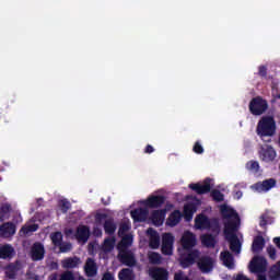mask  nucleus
I'll return each instance as SVG.
<instances>
[{
    "label": "nucleus",
    "instance_id": "obj_41",
    "mask_svg": "<svg viewBox=\"0 0 280 280\" xmlns=\"http://www.w3.org/2000/svg\"><path fill=\"white\" fill-rule=\"evenodd\" d=\"M129 231H130V224L121 223L118 229V237H124V235H128L126 233H128Z\"/></svg>",
    "mask_w": 280,
    "mask_h": 280
},
{
    "label": "nucleus",
    "instance_id": "obj_23",
    "mask_svg": "<svg viewBox=\"0 0 280 280\" xmlns=\"http://www.w3.org/2000/svg\"><path fill=\"white\" fill-rule=\"evenodd\" d=\"M91 235V230L86 225H80L77 228L75 237L80 242H86Z\"/></svg>",
    "mask_w": 280,
    "mask_h": 280
},
{
    "label": "nucleus",
    "instance_id": "obj_7",
    "mask_svg": "<svg viewBox=\"0 0 280 280\" xmlns=\"http://www.w3.org/2000/svg\"><path fill=\"white\" fill-rule=\"evenodd\" d=\"M214 264L215 261L210 256H199L197 260V266L203 275L212 272Z\"/></svg>",
    "mask_w": 280,
    "mask_h": 280
},
{
    "label": "nucleus",
    "instance_id": "obj_58",
    "mask_svg": "<svg viewBox=\"0 0 280 280\" xmlns=\"http://www.w3.org/2000/svg\"><path fill=\"white\" fill-rule=\"evenodd\" d=\"M258 280H268L265 275H259Z\"/></svg>",
    "mask_w": 280,
    "mask_h": 280
},
{
    "label": "nucleus",
    "instance_id": "obj_11",
    "mask_svg": "<svg viewBox=\"0 0 280 280\" xmlns=\"http://www.w3.org/2000/svg\"><path fill=\"white\" fill-rule=\"evenodd\" d=\"M149 277L152 280H170V271L163 267H152L149 269Z\"/></svg>",
    "mask_w": 280,
    "mask_h": 280
},
{
    "label": "nucleus",
    "instance_id": "obj_2",
    "mask_svg": "<svg viewBox=\"0 0 280 280\" xmlns=\"http://www.w3.org/2000/svg\"><path fill=\"white\" fill-rule=\"evenodd\" d=\"M256 132L258 137H275L277 135V121L272 116H264L257 124Z\"/></svg>",
    "mask_w": 280,
    "mask_h": 280
},
{
    "label": "nucleus",
    "instance_id": "obj_49",
    "mask_svg": "<svg viewBox=\"0 0 280 280\" xmlns=\"http://www.w3.org/2000/svg\"><path fill=\"white\" fill-rule=\"evenodd\" d=\"M72 246L71 243H61V245H59V250L60 253H69V250H71Z\"/></svg>",
    "mask_w": 280,
    "mask_h": 280
},
{
    "label": "nucleus",
    "instance_id": "obj_1",
    "mask_svg": "<svg viewBox=\"0 0 280 280\" xmlns=\"http://www.w3.org/2000/svg\"><path fill=\"white\" fill-rule=\"evenodd\" d=\"M220 213L223 220H228V222L224 223L223 233H237V231H240V224H242V220L240 219L237 211L226 205H221Z\"/></svg>",
    "mask_w": 280,
    "mask_h": 280
},
{
    "label": "nucleus",
    "instance_id": "obj_8",
    "mask_svg": "<svg viewBox=\"0 0 280 280\" xmlns=\"http://www.w3.org/2000/svg\"><path fill=\"white\" fill-rule=\"evenodd\" d=\"M259 159L262 160L265 163H272L275 159H277V151L272 145H265L260 148L259 151Z\"/></svg>",
    "mask_w": 280,
    "mask_h": 280
},
{
    "label": "nucleus",
    "instance_id": "obj_3",
    "mask_svg": "<svg viewBox=\"0 0 280 280\" xmlns=\"http://www.w3.org/2000/svg\"><path fill=\"white\" fill-rule=\"evenodd\" d=\"M198 259H200V250L189 249L180 254L179 264L182 268H190L194 264H198Z\"/></svg>",
    "mask_w": 280,
    "mask_h": 280
},
{
    "label": "nucleus",
    "instance_id": "obj_42",
    "mask_svg": "<svg viewBox=\"0 0 280 280\" xmlns=\"http://www.w3.org/2000/svg\"><path fill=\"white\" fill-rule=\"evenodd\" d=\"M246 170H248L249 172H259V162L253 160L247 162Z\"/></svg>",
    "mask_w": 280,
    "mask_h": 280
},
{
    "label": "nucleus",
    "instance_id": "obj_43",
    "mask_svg": "<svg viewBox=\"0 0 280 280\" xmlns=\"http://www.w3.org/2000/svg\"><path fill=\"white\" fill-rule=\"evenodd\" d=\"M149 261L153 265L161 264V254L152 252L151 254H149Z\"/></svg>",
    "mask_w": 280,
    "mask_h": 280
},
{
    "label": "nucleus",
    "instance_id": "obj_54",
    "mask_svg": "<svg viewBox=\"0 0 280 280\" xmlns=\"http://www.w3.org/2000/svg\"><path fill=\"white\" fill-rule=\"evenodd\" d=\"M152 152H154V147L148 144L144 149V154H152Z\"/></svg>",
    "mask_w": 280,
    "mask_h": 280
},
{
    "label": "nucleus",
    "instance_id": "obj_13",
    "mask_svg": "<svg viewBox=\"0 0 280 280\" xmlns=\"http://www.w3.org/2000/svg\"><path fill=\"white\" fill-rule=\"evenodd\" d=\"M31 257L33 261H43L45 259V246L43 243H35L32 246Z\"/></svg>",
    "mask_w": 280,
    "mask_h": 280
},
{
    "label": "nucleus",
    "instance_id": "obj_9",
    "mask_svg": "<svg viewBox=\"0 0 280 280\" xmlns=\"http://www.w3.org/2000/svg\"><path fill=\"white\" fill-rule=\"evenodd\" d=\"M182 248L185 250H194V246L198 244V241L196 240V234L186 231L182 236Z\"/></svg>",
    "mask_w": 280,
    "mask_h": 280
},
{
    "label": "nucleus",
    "instance_id": "obj_37",
    "mask_svg": "<svg viewBox=\"0 0 280 280\" xmlns=\"http://www.w3.org/2000/svg\"><path fill=\"white\" fill-rule=\"evenodd\" d=\"M268 224H272L271 218L268 213H262L260 215L259 226L261 229H266V226H268Z\"/></svg>",
    "mask_w": 280,
    "mask_h": 280
},
{
    "label": "nucleus",
    "instance_id": "obj_55",
    "mask_svg": "<svg viewBox=\"0 0 280 280\" xmlns=\"http://www.w3.org/2000/svg\"><path fill=\"white\" fill-rule=\"evenodd\" d=\"M235 280H250L248 277L244 276L243 273H238Z\"/></svg>",
    "mask_w": 280,
    "mask_h": 280
},
{
    "label": "nucleus",
    "instance_id": "obj_36",
    "mask_svg": "<svg viewBox=\"0 0 280 280\" xmlns=\"http://www.w3.org/2000/svg\"><path fill=\"white\" fill-rule=\"evenodd\" d=\"M50 240L54 246H61L62 244V232H55L50 234Z\"/></svg>",
    "mask_w": 280,
    "mask_h": 280
},
{
    "label": "nucleus",
    "instance_id": "obj_51",
    "mask_svg": "<svg viewBox=\"0 0 280 280\" xmlns=\"http://www.w3.org/2000/svg\"><path fill=\"white\" fill-rule=\"evenodd\" d=\"M106 218H108V215H106V213H97V214L95 215V222H96L97 224H102V221H103V220H106Z\"/></svg>",
    "mask_w": 280,
    "mask_h": 280
},
{
    "label": "nucleus",
    "instance_id": "obj_52",
    "mask_svg": "<svg viewBox=\"0 0 280 280\" xmlns=\"http://www.w3.org/2000/svg\"><path fill=\"white\" fill-rule=\"evenodd\" d=\"M102 280H115V275H113L110 271H107L103 275Z\"/></svg>",
    "mask_w": 280,
    "mask_h": 280
},
{
    "label": "nucleus",
    "instance_id": "obj_63",
    "mask_svg": "<svg viewBox=\"0 0 280 280\" xmlns=\"http://www.w3.org/2000/svg\"><path fill=\"white\" fill-rule=\"evenodd\" d=\"M105 206H108V202H103Z\"/></svg>",
    "mask_w": 280,
    "mask_h": 280
},
{
    "label": "nucleus",
    "instance_id": "obj_21",
    "mask_svg": "<svg viewBox=\"0 0 280 280\" xmlns=\"http://www.w3.org/2000/svg\"><path fill=\"white\" fill-rule=\"evenodd\" d=\"M165 213L167 211L165 209L154 210L151 213V222H153L154 226H162L165 221Z\"/></svg>",
    "mask_w": 280,
    "mask_h": 280
},
{
    "label": "nucleus",
    "instance_id": "obj_32",
    "mask_svg": "<svg viewBox=\"0 0 280 280\" xmlns=\"http://www.w3.org/2000/svg\"><path fill=\"white\" fill-rule=\"evenodd\" d=\"M194 213H196V206L194 203L184 206V218L187 222L194 219Z\"/></svg>",
    "mask_w": 280,
    "mask_h": 280
},
{
    "label": "nucleus",
    "instance_id": "obj_25",
    "mask_svg": "<svg viewBox=\"0 0 280 280\" xmlns=\"http://www.w3.org/2000/svg\"><path fill=\"white\" fill-rule=\"evenodd\" d=\"M84 270L86 277H95V275H97V265L95 264V260L93 258L86 259Z\"/></svg>",
    "mask_w": 280,
    "mask_h": 280
},
{
    "label": "nucleus",
    "instance_id": "obj_24",
    "mask_svg": "<svg viewBox=\"0 0 280 280\" xmlns=\"http://www.w3.org/2000/svg\"><path fill=\"white\" fill-rule=\"evenodd\" d=\"M266 246V238L261 235H257L252 244V252L253 253H261Z\"/></svg>",
    "mask_w": 280,
    "mask_h": 280
},
{
    "label": "nucleus",
    "instance_id": "obj_61",
    "mask_svg": "<svg viewBox=\"0 0 280 280\" xmlns=\"http://www.w3.org/2000/svg\"><path fill=\"white\" fill-rule=\"evenodd\" d=\"M276 97H277V100H280V93H278V94L276 95Z\"/></svg>",
    "mask_w": 280,
    "mask_h": 280
},
{
    "label": "nucleus",
    "instance_id": "obj_60",
    "mask_svg": "<svg viewBox=\"0 0 280 280\" xmlns=\"http://www.w3.org/2000/svg\"><path fill=\"white\" fill-rule=\"evenodd\" d=\"M217 231H220V224L215 223Z\"/></svg>",
    "mask_w": 280,
    "mask_h": 280
},
{
    "label": "nucleus",
    "instance_id": "obj_57",
    "mask_svg": "<svg viewBox=\"0 0 280 280\" xmlns=\"http://www.w3.org/2000/svg\"><path fill=\"white\" fill-rule=\"evenodd\" d=\"M273 244H276V246L280 248V236L273 238Z\"/></svg>",
    "mask_w": 280,
    "mask_h": 280
},
{
    "label": "nucleus",
    "instance_id": "obj_4",
    "mask_svg": "<svg viewBox=\"0 0 280 280\" xmlns=\"http://www.w3.org/2000/svg\"><path fill=\"white\" fill-rule=\"evenodd\" d=\"M268 110V101L256 96L249 102V113L255 116L264 115Z\"/></svg>",
    "mask_w": 280,
    "mask_h": 280
},
{
    "label": "nucleus",
    "instance_id": "obj_10",
    "mask_svg": "<svg viewBox=\"0 0 280 280\" xmlns=\"http://www.w3.org/2000/svg\"><path fill=\"white\" fill-rule=\"evenodd\" d=\"M189 189L192 191H196L198 196H202L205 194H209L211 191V178L207 177L203 180V184L197 183V184H189Z\"/></svg>",
    "mask_w": 280,
    "mask_h": 280
},
{
    "label": "nucleus",
    "instance_id": "obj_17",
    "mask_svg": "<svg viewBox=\"0 0 280 280\" xmlns=\"http://www.w3.org/2000/svg\"><path fill=\"white\" fill-rule=\"evenodd\" d=\"M149 211L145 208H136L131 210L130 215L133 222H145L148 220Z\"/></svg>",
    "mask_w": 280,
    "mask_h": 280
},
{
    "label": "nucleus",
    "instance_id": "obj_16",
    "mask_svg": "<svg viewBox=\"0 0 280 280\" xmlns=\"http://www.w3.org/2000/svg\"><path fill=\"white\" fill-rule=\"evenodd\" d=\"M268 261L261 256H257L253 259L250 270L252 272H266Z\"/></svg>",
    "mask_w": 280,
    "mask_h": 280
},
{
    "label": "nucleus",
    "instance_id": "obj_44",
    "mask_svg": "<svg viewBox=\"0 0 280 280\" xmlns=\"http://www.w3.org/2000/svg\"><path fill=\"white\" fill-rule=\"evenodd\" d=\"M271 273L273 279H279L280 277V261L271 267Z\"/></svg>",
    "mask_w": 280,
    "mask_h": 280
},
{
    "label": "nucleus",
    "instance_id": "obj_56",
    "mask_svg": "<svg viewBox=\"0 0 280 280\" xmlns=\"http://www.w3.org/2000/svg\"><path fill=\"white\" fill-rule=\"evenodd\" d=\"M242 196H244V194L242 192V190H238L234 194V198H236V200H240V198H242Z\"/></svg>",
    "mask_w": 280,
    "mask_h": 280
},
{
    "label": "nucleus",
    "instance_id": "obj_46",
    "mask_svg": "<svg viewBox=\"0 0 280 280\" xmlns=\"http://www.w3.org/2000/svg\"><path fill=\"white\" fill-rule=\"evenodd\" d=\"M267 253H268L270 259H277V248H275V246H272V245L268 246Z\"/></svg>",
    "mask_w": 280,
    "mask_h": 280
},
{
    "label": "nucleus",
    "instance_id": "obj_6",
    "mask_svg": "<svg viewBox=\"0 0 280 280\" xmlns=\"http://www.w3.org/2000/svg\"><path fill=\"white\" fill-rule=\"evenodd\" d=\"M162 255H173L174 253V235L172 233H165L162 236Z\"/></svg>",
    "mask_w": 280,
    "mask_h": 280
},
{
    "label": "nucleus",
    "instance_id": "obj_22",
    "mask_svg": "<svg viewBox=\"0 0 280 280\" xmlns=\"http://www.w3.org/2000/svg\"><path fill=\"white\" fill-rule=\"evenodd\" d=\"M0 233L3 237H12L16 233V225L12 222H7L0 226Z\"/></svg>",
    "mask_w": 280,
    "mask_h": 280
},
{
    "label": "nucleus",
    "instance_id": "obj_47",
    "mask_svg": "<svg viewBox=\"0 0 280 280\" xmlns=\"http://www.w3.org/2000/svg\"><path fill=\"white\" fill-rule=\"evenodd\" d=\"M59 280H75V277L73 276L72 271H65Z\"/></svg>",
    "mask_w": 280,
    "mask_h": 280
},
{
    "label": "nucleus",
    "instance_id": "obj_15",
    "mask_svg": "<svg viewBox=\"0 0 280 280\" xmlns=\"http://www.w3.org/2000/svg\"><path fill=\"white\" fill-rule=\"evenodd\" d=\"M235 233L236 232H232L229 234L224 233V235L230 242V250L238 255V253H242V243H240V238H237V235Z\"/></svg>",
    "mask_w": 280,
    "mask_h": 280
},
{
    "label": "nucleus",
    "instance_id": "obj_53",
    "mask_svg": "<svg viewBox=\"0 0 280 280\" xmlns=\"http://www.w3.org/2000/svg\"><path fill=\"white\" fill-rule=\"evenodd\" d=\"M93 236L94 237H102V229L93 228Z\"/></svg>",
    "mask_w": 280,
    "mask_h": 280
},
{
    "label": "nucleus",
    "instance_id": "obj_12",
    "mask_svg": "<svg viewBox=\"0 0 280 280\" xmlns=\"http://www.w3.org/2000/svg\"><path fill=\"white\" fill-rule=\"evenodd\" d=\"M277 180L275 178L265 179L264 182H258L253 185V189L261 194V191H270L273 187H276Z\"/></svg>",
    "mask_w": 280,
    "mask_h": 280
},
{
    "label": "nucleus",
    "instance_id": "obj_34",
    "mask_svg": "<svg viewBox=\"0 0 280 280\" xmlns=\"http://www.w3.org/2000/svg\"><path fill=\"white\" fill-rule=\"evenodd\" d=\"M12 211V206L8 203H3L0 207V222H5V220H10V212Z\"/></svg>",
    "mask_w": 280,
    "mask_h": 280
},
{
    "label": "nucleus",
    "instance_id": "obj_38",
    "mask_svg": "<svg viewBox=\"0 0 280 280\" xmlns=\"http://www.w3.org/2000/svg\"><path fill=\"white\" fill-rule=\"evenodd\" d=\"M104 250L110 252L115 248V237H107L103 243Z\"/></svg>",
    "mask_w": 280,
    "mask_h": 280
},
{
    "label": "nucleus",
    "instance_id": "obj_59",
    "mask_svg": "<svg viewBox=\"0 0 280 280\" xmlns=\"http://www.w3.org/2000/svg\"><path fill=\"white\" fill-rule=\"evenodd\" d=\"M49 280H58V277L55 275V276H51L50 278H49Z\"/></svg>",
    "mask_w": 280,
    "mask_h": 280
},
{
    "label": "nucleus",
    "instance_id": "obj_28",
    "mask_svg": "<svg viewBox=\"0 0 280 280\" xmlns=\"http://www.w3.org/2000/svg\"><path fill=\"white\" fill-rule=\"evenodd\" d=\"M14 257V247L7 244L0 247V259H12Z\"/></svg>",
    "mask_w": 280,
    "mask_h": 280
},
{
    "label": "nucleus",
    "instance_id": "obj_35",
    "mask_svg": "<svg viewBox=\"0 0 280 280\" xmlns=\"http://www.w3.org/2000/svg\"><path fill=\"white\" fill-rule=\"evenodd\" d=\"M210 196L214 202H224V194L219 189L211 190Z\"/></svg>",
    "mask_w": 280,
    "mask_h": 280
},
{
    "label": "nucleus",
    "instance_id": "obj_27",
    "mask_svg": "<svg viewBox=\"0 0 280 280\" xmlns=\"http://www.w3.org/2000/svg\"><path fill=\"white\" fill-rule=\"evenodd\" d=\"M200 240L201 244L206 246V248H215V244H218L215 236L212 234H202Z\"/></svg>",
    "mask_w": 280,
    "mask_h": 280
},
{
    "label": "nucleus",
    "instance_id": "obj_50",
    "mask_svg": "<svg viewBox=\"0 0 280 280\" xmlns=\"http://www.w3.org/2000/svg\"><path fill=\"white\" fill-rule=\"evenodd\" d=\"M69 209H71V202H69L67 200H62L61 201V211H62V213H67V211H69Z\"/></svg>",
    "mask_w": 280,
    "mask_h": 280
},
{
    "label": "nucleus",
    "instance_id": "obj_26",
    "mask_svg": "<svg viewBox=\"0 0 280 280\" xmlns=\"http://www.w3.org/2000/svg\"><path fill=\"white\" fill-rule=\"evenodd\" d=\"M221 259H222L224 266H226V268H229L230 270H233L235 268L233 254H231V252H229V250L222 252Z\"/></svg>",
    "mask_w": 280,
    "mask_h": 280
},
{
    "label": "nucleus",
    "instance_id": "obj_62",
    "mask_svg": "<svg viewBox=\"0 0 280 280\" xmlns=\"http://www.w3.org/2000/svg\"><path fill=\"white\" fill-rule=\"evenodd\" d=\"M68 233H70V234H71V233H73V230H71V229H70V230H68Z\"/></svg>",
    "mask_w": 280,
    "mask_h": 280
},
{
    "label": "nucleus",
    "instance_id": "obj_40",
    "mask_svg": "<svg viewBox=\"0 0 280 280\" xmlns=\"http://www.w3.org/2000/svg\"><path fill=\"white\" fill-rule=\"evenodd\" d=\"M19 268H16L15 265H10L8 268H7V277L9 279H16V272H18Z\"/></svg>",
    "mask_w": 280,
    "mask_h": 280
},
{
    "label": "nucleus",
    "instance_id": "obj_29",
    "mask_svg": "<svg viewBox=\"0 0 280 280\" xmlns=\"http://www.w3.org/2000/svg\"><path fill=\"white\" fill-rule=\"evenodd\" d=\"M103 229L106 235H115V231H117V223H115V219L110 218L105 220Z\"/></svg>",
    "mask_w": 280,
    "mask_h": 280
},
{
    "label": "nucleus",
    "instance_id": "obj_20",
    "mask_svg": "<svg viewBox=\"0 0 280 280\" xmlns=\"http://www.w3.org/2000/svg\"><path fill=\"white\" fill-rule=\"evenodd\" d=\"M195 226L199 231H203L205 229H211V220H209V217L205 214H198L195 219Z\"/></svg>",
    "mask_w": 280,
    "mask_h": 280
},
{
    "label": "nucleus",
    "instance_id": "obj_30",
    "mask_svg": "<svg viewBox=\"0 0 280 280\" xmlns=\"http://www.w3.org/2000/svg\"><path fill=\"white\" fill-rule=\"evenodd\" d=\"M180 218H183V214L179 210H175L168 215L166 224L168 226H176L180 222Z\"/></svg>",
    "mask_w": 280,
    "mask_h": 280
},
{
    "label": "nucleus",
    "instance_id": "obj_18",
    "mask_svg": "<svg viewBox=\"0 0 280 280\" xmlns=\"http://www.w3.org/2000/svg\"><path fill=\"white\" fill-rule=\"evenodd\" d=\"M147 233L150 235L149 237V246L153 250H156L161 246V236H159V232L150 228Z\"/></svg>",
    "mask_w": 280,
    "mask_h": 280
},
{
    "label": "nucleus",
    "instance_id": "obj_14",
    "mask_svg": "<svg viewBox=\"0 0 280 280\" xmlns=\"http://www.w3.org/2000/svg\"><path fill=\"white\" fill-rule=\"evenodd\" d=\"M144 205L145 207H149V209H159L160 207H163V205H165V196H151L144 201Z\"/></svg>",
    "mask_w": 280,
    "mask_h": 280
},
{
    "label": "nucleus",
    "instance_id": "obj_31",
    "mask_svg": "<svg viewBox=\"0 0 280 280\" xmlns=\"http://www.w3.org/2000/svg\"><path fill=\"white\" fill-rule=\"evenodd\" d=\"M122 237L121 241L118 243V250H128V248H130V246H132V235L127 234Z\"/></svg>",
    "mask_w": 280,
    "mask_h": 280
},
{
    "label": "nucleus",
    "instance_id": "obj_5",
    "mask_svg": "<svg viewBox=\"0 0 280 280\" xmlns=\"http://www.w3.org/2000/svg\"><path fill=\"white\" fill-rule=\"evenodd\" d=\"M118 259L120 264L124 266H128L129 268H132L137 266V258H135V254L130 249H118Z\"/></svg>",
    "mask_w": 280,
    "mask_h": 280
},
{
    "label": "nucleus",
    "instance_id": "obj_45",
    "mask_svg": "<svg viewBox=\"0 0 280 280\" xmlns=\"http://www.w3.org/2000/svg\"><path fill=\"white\" fill-rule=\"evenodd\" d=\"M192 151L195 152V154H203L205 148H202V144H200V142L197 141L192 147Z\"/></svg>",
    "mask_w": 280,
    "mask_h": 280
},
{
    "label": "nucleus",
    "instance_id": "obj_48",
    "mask_svg": "<svg viewBox=\"0 0 280 280\" xmlns=\"http://www.w3.org/2000/svg\"><path fill=\"white\" fill-rule=\"evenodd\" d=\"M258 75L260 78H267V75H268V68L266 66H259L258 67Z\"/></svg>",
    "mask_w": 280,
    "mask_h": 280
},
{
    "label": "nucleus",
    "instance_id": "obj_33",
    "mask_svg": "<svg viewBox=\"0 0 280 280\" xmlns=\"http://www.w3.org/2000/svg\"><path fill=\"white\" fill-rule=\"evenodd\" d=\"M119 280H135V271L130 268H124L118 272Z\"/></svg>",
    "mask_w": 280,
    "mask_h": 280
},
{
    "label": "nucleus",
    "instance_id": "obj_39",
    "mask_svg": "<svg viewBox=\"0 0 280 280\" xmlns=\"http://www.w3.org/2000/svg\"><path fill=\"white\" fill-rule=\"evenodd\" d=\"M22 233H24V235H28V233H36V231H38V224L33 223L31 225H25L21 229Z\"/></svg>",
    "mask_w": 280,
    "mask_h": 280
},
{
    "label": "nucleus",
    "instance_id": "obj_19",
    "mask_svg": "<svg viewBox=\"0 0 280 280\" xmlns=\"http://www.w3.org/2000/svg\"><path fill=\"white\" fill-rule=\"evenodd\" d=\"M82 264V260H80V257L73 256L68 257L61 260V267L65 270H73V268H78Z\"/></svg>",
    "mask_w": 280,
    "mask_h": 280
}]
</instances>
